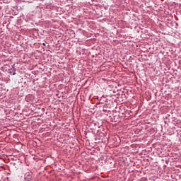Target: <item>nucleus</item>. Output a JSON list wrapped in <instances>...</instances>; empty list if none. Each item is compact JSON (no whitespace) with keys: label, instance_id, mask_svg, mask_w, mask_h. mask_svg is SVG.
I'll list each match as a JSON object with an SVG mask.
<instances>
[{"label":"nucleus","instance_id":"nucleus-1","mask_svg":"<svg viewBox=\"0 0 181 181\" xmlns=\"http://www.w3.org/2000/svg\"><path fill=\"white\" fill-rule=\"evenodd\" d=\"M25 181H30L32 180V175H30V172L25 173L24 175Z\"/></svg>","mask_w":181,"mask_h":181}]
</instances>
